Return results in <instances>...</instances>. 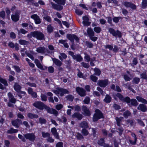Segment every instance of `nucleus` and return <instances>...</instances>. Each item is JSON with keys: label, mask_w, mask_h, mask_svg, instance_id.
I'll list each match as a JSON object with an SVG mask.
<instances>
[{"label": "nucleus", "mask_w": 147, "mask_h": 147, "mask_svg": "<svg viewBox=\"0 0 147 147\" xmlns=\"http://www.w3.org/2000/svg\"><path fill=\"white\" fill-rule=\"evenodd\" d=\"M55 93L57 94H59L60 93V95L61 96H63L64 94H68L69 92L68 90L65 89L57 88L56 90L55 91Z\"/></svg>", "instance_id": "9d476101"}, {"label": "nucleus", "mask_w": 147, "mask_h": 147, "mask_svg": "<svg viewBox=\"0 0 147 147\" xmlns=\"http://www.w3.org/2000/svg\"><path fill=\"white\" fill-rule=\"evenodd\" d=\"M140 78L144 79L147 80V71H145L143 72L140 75Z\"/></svg>", "instance_id": "a19ab883"}, {"label": "nucleus", "mask_w": 147, "mask_h": 147, "mask_svg": "<svg viewBox=\"0 0 147 147\" xmlns=\"http://www.w3.org/2000/svg\"><path fill=\"white\" fill-rule=\"evenodd\" d=\"M85 43L86 45L89 48H93L94 45L92 43L88 41H86Z\"/></svg>", "instance_id": "5fc2aeb1"}, {"label": "nucleus", "mask_w": 147, "mask_h": 147, "mask_svg": "<svg viewBox=\"0 0 147 147\" xmlns=\"http://www.w3.org/2000/svg\"><path fill=\"white\" fill-rule=\"evenodd\" d=\"M131 115V112L129 110H127L123 113V115L125 118H127Z\"/></svg>", "instance_id": "c9c22d12"}, {"label": "nucleus", "mask_w": 147, "mask_h": 147, "mask_svg": "<svg viewBox=\"0 0 147 147\" xmlns=\"http://www.w3.org/2000/svg\"><path fill=\"white\" fill-rule=\"evenodd\" d=\"M31 18L34 20L35 24H38L41 23V20L37 14H34L32 15Z\"/></svg>", "instance_id": "f3484780"}, {"label": "nucleus", "mask_w": 147, "mask_h": 147, "mask_svg": "<svg viewBox=\"0 0 147 147\" xmlns=\"http://www.w3.org/2000/svg\"><path fill=\"white\" fill-rule=\"evenodd\" d=\"M112 98L109 94H107L105 96V98L104 99L103 101L106 103H109L111 101Z\"/></svg>", "instance_id": "cd10ccee"}, {"label": "nucleus", "mask_w": 147, "mask_h": 147, "mask_svg": "<svg viewBox=\"0 0 147 147\" xmlns=\"http://www.w3.org/2000/svg\"><path fill=\"white\" fill-rule=\"evenodd\" d=\"M74 60H76L77 61L80 62L83 61V59L80 55L77 54L75 55L73 58Z\"/></svg>", "instance_id": "393cba45"}, {"label": "nucleus", "mask_w": 147, "mask_h": 147, "mask_svg": "<svg viewBox=\"0 0 147 147\" xmlns=\"http://www.w3.org/2000/svg\"><path fill=\"white\" fill-rule=\"evenodd\" d=\"M33 105L36 108L40 110H43L46 105L40 101H37L33 104Z\"/></svg>", "instance_id": "423d86ee"}, {"label": "nucleus", "mask_w": 147, "mask_h": 147, "mask_svg": "<svg viewBox=\"0 0 147 147\" xmlns=\"http://www.w3.org/2000/svg\"><path fill=\"white\" fill-rule=\"evenodd\" d=\"M115 96L118 98L119 100L122 102H126L127 104L131 102V105L134 107H136L138 105V103L135 99L132 98L131 99L128 96L124 97L122 94L119 93H116Z\"/></svg>", "instance_id": "f257e3e1"}, {"label": "nucleus", "mask_w": 147, "mask_h": 147, "mask_svg": "<svg viewBox=\"0 0 147 147\" xmlns=\"http://www.w3.org/2000/svg\"><path fill=\"white\" fill-rule=\"evenodd\" d=\"M95 112L92 119L93 121L96 122L100 119L104 118L103 113L99 109H96Z\"/></svg>", "instance_id": "f03ea898"}, {"label": "nucleus", "mask_w": 147, "mask_h": 147, "mask_svg": "<svg viewBox=\"0 0 147 147\" xmlns=\"http://www.w3.org/2000/svg\"><path fill=\"white\" fill-rule=\"evenodd\" d=\"M113 107L115 110H119L121 109L120 106L116 103H115L113 105Z\"/></svg>", "instance_id": "774afa93"}, {"label": "nucleus", "mask_w": 147, "mask_h": 147, "mask_svg": "<svg viewBox=\"0 0 147 147\" xmlns=\"http://www.w3.org/2000/svg\"><path fill=\"white\" fill-rule=\"evenodd\" d=\"M76 90L78 94L81 97H84L86 95V92L85 89L80 87H77Z\"/></svg>", "instance_id": "1a4fd4ad"}, {"label": "nucleus", "mask_w": 147, "mask_h": 147, "mask_svg": "<svg viewBox=\"0 0 147 147\" xmlns=\"http://www.w3.org/2000/svg\"><path fill=\"white\" fill-rule=\"evenodd\" d=\"M18 130L14 129L13 127H11L10 128L9 130H8L7 132L8 134H12L18 132Z\"/></svg>", "instance_id": "f704fd0d"}, {"label": "nucleus", "mask_w": 147, "mask_h": 147, "mask_svg": "<svg viewBox=\"0 0 147 147\" xmlns=\"http://www.w3.org/2000/svg\"><path fill=\"white\" fill-rule=\"evenodd\" d=\"M66 98L68 100L72 102L74 98V96L71 94H69L66 96Z\"/></svg>", "instance_id": "09e8293b"}, {"label": "nucleus", "mask_w": 147, "mask_h": 147, "mask_svg": "<svg viewBox=\"0 0 147 147\" xmlns=\"http://www.w3.org/2000/svg\"><path fill=\"white\" fill-rule=\"evenodd\" d=\"M94 74L95 75L99 76L101 73V71L98 68L95 67L94 68Z\"/></svg>", "instance_id": "58836bf2"}, {"label": "nucleus", "mask_w": 147, "mask_h": 147, "mask_svg": "<svg viewBox=\"0 0 147 147\" xmlns=\"http://www.w3.org/2000/svg\"><path fill=\"white\" fill-rule=\"evenodd\" d=\"M105 142V140L104 138H101L99 140H98L97 143L100 146H103Z\"/></svg>", "instance_id": "ea45409f"}, {"label": "nucleus", "mask_w": 147, "mask_h": 147, "mask_svg": "<svg viewBox=\"0 0 147 147\" xmlns=\"http://www.w3.org/2000/svg\"><path fill=\"white\" fill-rule=\"evenodd\" d=\"M19 42L21 45H28L29 44V42L25 40L20 39L19 40Z\"/></svg>", "instance_id": "72a5a7b5"}, {"label": "nucleus", "mask_w": 147, "mask_h": 147, "mask_svg": "<svg viewBox=\"0 0 147 147\" xmlns=\"http://www.w3.org/2000/svg\"><path fill=\"white\" fill-rule=\"evenodd\" d=\"M147 7V0H143L142 3V8L145 9Z\"/></svg>", "instance_id": "c03bdc74"}, {"label": "nucleus", "mask_w": 147, "mask_h": 147, "mask_svg": "<svg viewBox=\"0 0 147 147\" xmlns=\"http://www.w3.org/2000/svg\"><path fill=\"white\" fill-rule=\"evenodd\" d=\"M82 109L84 112L83 114L84 115L87 116H90V111L86 106L82 105Z\"/></svg>", "instance_id": "2eb2a0df"}, {"label": "nucleus", "mask_w": 147, "mask_h": 147, "mask_svg": "<svg viewBox=\"0 0 147 147\" xmlns=\"http://www.w3.org/2000/svg\"><path fill=\"white\" fill-rule=\"evenodd\" d=\"M53 62L57 66L60 67L62 64V62L59 59L54 58L53 59Z\"/></svg>", "instance_id": "c85d7f7f"}, {"label": "nucleus", "mask_w": 147, "mask_h": 147, "mask_svg": "<svg viewBox=\"0 0 147 147\" xmlns=\"http://www.w3.org/2000/svg\"><path fill=\"white\" fill-rule=\"evenodd\" d=\"M74 111L77 112H79L81 110V108L78 105H76L74 106Z\"/></svg>", "instance_id": "052dcab7"}, {"label": "nucleus", "mask_w": 147, "mask_h": 147, "mask_svg": "<svg viewBox=\"0 0 147 147\" xmlns=\"http://www.w3.org/2000/svg\"><path fill=\"white\" fill-rule=\"evenodd\" d=\"M5 13L4 10H2L0 12V17L3 19L5 18Z\"/></svg>", "instance_id": "69168bd1"}, {"label": "nucleus", "mask_w": 147, "mask_h": 147, "mask_svg": "<svg viewBox=\"0 0 147 147\" xmlns=\"http://www.w3.org/2000/svg\"><path fill=\"white\" fill-rule=\"evenodd\" d=\"M40 97L41 98V100L42 101H46L47 100V97L45 94H42L41 95Z\"/></svg>", "instance_id": "0e129e2a"}, {"label": "nucleus", "mask_w": 147, "mask_h": 147, "mask_svg": "<svg viewBox=\"0 0 147 147\" xmlns=\"http://www.w3.org/2000/svg\"><path fill=\"white\" fill-rule=\"evenodd\" d=\"M24 137L26 139H28L31 141H34L36 139V137L33 133H27L24 135Z\"/></svg>", "instance_id": "ddd939ff"}, {"label": "nucleus", "mask_w": 147, "mask_h": 147, "mask_svg": "<svg viewBox=\"0 0 147 147\" xmlns=\"http://www.w3.org/2000/svg\"><path fill=\"white\" fill-rule=\"evenodd\" d=\"M123 4L126 7H130L133 10H135L137 8L136 5L131 2L125 1L123 2Z\"/></svg>", "instance_id": "f8f14e48"}, {"label": "nucleus", "mask_w": 147, "mask_h": 147, "mask_svg": "<svg viewBox=\"0 0 147 147\" xmlns=\"http://www.w3.org/2000/svg\"><path fill=\"white\" fill-rule=\"evenodd\" d=\"M77 139L78 140H81L84 139V137L80 133L78 132L76 136Z\"/></svg>", "instance_id": "6e6d98bb"}, {"label": "nucleus", "mask_w": 147, "mask_h": 147, "mask_svg": "<svg viewBox=\"0 0 147 147\" xmlns=\"http://www.w3.org/2000/svg\"><path fill=\"white\" fill-rule=\"evenodd\" d=\"M28 32V31L25 30L24 29L21 28L20 30H18V34L19 35L20 33H21L23 34H25Z\"/></svg>", "instance_id": "603ef678"}, {"label": "nucleus", "mask_w": 147, "mask_h": 147, "mask_svg": "<svg viewBox=\"0 0 147 147\" xmlns=\"http://www.w3.org/2000/svg\"><path fill=\"white\" fill-rule=\"evenodd\" d=\"M22 124V121L19 119H16L12 120L11 121V124L13 126L15 127L16 128L19 127V124Z\"/></svg>", "instance_id": "6ab92c4d"}, {"label": "nucleus", "mask_w": 147, "mask_h": 147, "mask_svg": "<svg viewBox=\"0 0 147 147\" xmlns=\"http://www.w3.org/2000/svg\"><path fill=\"white\" fill-rule=\"evenodd\" d=\"M123 78L126 81H129L131 80V78L126 74L123 75Z\"/></svg>", "instance_id": "680f3d73"}, {"label": "nucleus", "mask_w": 147, "mask_h": 147, "mask_svg": "<svg viewBox=\"0 0 147 147\" xmlns=\"http://www.w3.org/2000/svg\"><path fill=\"white\" fill-rule=\"evenodd\" d=\"M90 98L89 96H86L83 101V104H89L90 103Z\"/></svg>", "instance_id": "37998d69"}, {"label": "nucleus", "mask_w": 147, "mask_h": 147, "mask_svg": "<svg viewBox=\"0 0 147 147\" xmlns=\"http://www.w3.org/2000/svg\"><path fill=\"white\" fill-rule=\"evenodd\" d=\"M39 121L40 123L41 124H45L47 122L46 120L45 119L41 117L39 118Z\"/></svg>", "instance_id": "338daca9"}, {"label": "nucleus", "mask_w": 147, "mask_h": 147, "mask_svg": "<svg viewBox=\"0 0 147 147\" xmlns=\"http://www.w3.org/2000/svg\"><path fill=\"white\" fill-rule=\"evenodd\" d=\"M109 84V81L108 79L103 80H98L97 85L102 88H105Z\"/></svg>", "instance_id": "6e6552de"}, {"label": "nucleus", "mask_w": 147, "mask_h": 147, "mask_svg": "<svg viewBox=\"0 0 147 147\" xmlns=\"http://www.w3.org/2000/svg\"><path fill=\"white\" fill-rule=\"evenodd\" d=\"M47 32L48 33H51L53 31V28L51 24L48 25L47 28Z\"/></svg>", "instance_id": "79ce46f5"}, {"label": "nucleus", "mask_w": 147, "mask_h": 147, "mask_svg": "<svg viewBox=\"0 0 147 147\" xmlns=\"http://www.w3.org/2000/svg\"><path fill=\"white\" fill-rule=\"evenodd\" d=\"M72 117L76 118L78 120H80L83 118V115L79 112H75L72 115Z\"/></svg>", "instance_id": "412c9836"}, {"label": "nucleus", "mask_w": 147, "mask_h": 147, "mask_svg": "<svg viewBox=\"0 0 147 147\" xmlns=\"http://www.w3.org/2000/svg\"><path fill=\"white\" fill-rule=\"evenodd\" d=\"M123 118L122 117H116L115 118L117 122V126H120L121 125V123H122Z\"/></svg>", "instance_id": "7c9ffc66"}, {"label": "nucleus", "mask_w": 147, "mask_h": 147, "mask_svg": "<svg viewBox=\"0 0 147 147\" xmlns=\"http://www.w3.org/2000/svg\"><path fill=\"white\" fill-rule=\"evenodd\" d=\"M140 79L139 78L135 77H134L132 80V83L133 84H138L140 82Z\"/></svg>", "instance_id": "4c0bfd02"}, {"label": "nucleus", "mask_w": 147, "mask_h": 147, "mask_svg": "<svg viewBox=\"0 0 147 147\" xmlns=\"http://www.w3.org/2000/svg\"><path fill=\"white\" fill-rule=\"evenodd\" d=\"M79 125L80 127L83 128H88L89 127L88 123L85 121L82 122Z\"/></svg>", "instance_id": "bb28decb"}, {"label": "nucleus", "mask_w": 147, "mask_h": 147, "mask_svg": "<svg viewBox=\"0 0 147 147\" xmlns=\"http://www.w3.org/2000/svg\"><path fill=\"white\" fill-rule=\"evenodd\" d=\"M56 3L61 5H64L66 3V0H53Z\"/></svg>", "instance_id": "473e14b6"}, {"label": "nucleus", "mask_w": 147, "mask_h": 147, "mask_svg": "<svg viewBox=\"0 0 147 147\" xmlns=\"http://www.w3.org/2000/svg\"><path fill=\"white\" fill-rule=\"evenodd\" d=\"M13 88L17 92L22 93L23 92L21 90L22 87L18 83H15L13 86Z\"/></svg>", "instance_id": "5701e85b"}, {"label": "nucleus", "mask_w": 147, "mask_h": 147, "mask_svg": "<svg viewBox=\"0 0 147 147\" xmlns=\"http://www.w3.org/2000/svg\"><path fill=\"white\" fill-rule=\"evenodd\" d=\"M45 109L48 113L53 114L55 116H57L58 115V112L57 110L53 108H51L47 105H46Z\"/></svg>", "instance_id": "9b49d317"}, {"label": "nucleus", "mask_w": 147, "mask_h": 147, "mask_svg": "<svg viewBox=\"0 0 147 147\" xmlns=\"http://www.w3.org/2000/svg\"><path fill=\"white\" fill-rule=\"evenodd\" d=\"M75 12L76 13L78 16H81L83 13V12L81 10L79 9H76L75 10Z\"/></svg>", "instance_id": "bf43d9fd"}, {"label": "nucleus", "mask_w": 147, "mask_h": 147, "mask_svg": "<svg viewBox=\"0 0 147 147\" xmlns=\"http://www.w3.org/2000/svg\"><path fill=\"white\" fill-rule=\"evenodd\" d=\"M46 48L44 47H40L37 48L36 51L39 53H45Z\"/></svg>", "instance_id": "c756f323"}, {"label": "nucleus", "mask_w": 147, "mask_h": 147, "mask_svg": "<svg viewBox=\"0 0 147 147\" xmlns=\"http://www.w3.org/2000/svg\"><path fill=\"white\" fill-rule=\"evenodd\" d=\"M12 67L14 69L16 72L18 73H20L22 70V69H20V67L18 65H13Z\"/></svg>", "instance_id": "a18cd8bd"}, {"label": "nucleus", "mask_w": 147, "mask_h": 147, "mask_svg": "<svg viewBox=\"0 0 147 147\" xmlns=\"http://www.w3.org/2000/svg\"><path fill=\"white\" fill-rule=\"evenodd\" d=\"M94 31L97 34L99 33L101 31V28L99 27L96 26L94 28Z\"/></svg>", "instance_id": "de8ad7c7"}, {"label": "nucleus", "mask_w": 147, "mask_h": 147, "mask_svg": "<svg viewBox=\"0 0 147 147\" xmlns=\"http://www.w3.org/2000/svg\"><path fill=\"white\" fill-rule=\"evenodd\" d=\"M87 128H83L82 130V135L84 136H87L89 134V132L88 130L86 129Z\"/></svg>", "instance_id": "49530a36"}, {"label": "nucleus", "mask_w": 147, "mask_h": 147, "mask_svg": "<svg viewBox=\"0 0 147 147\" xmlns=\"http://www.w3.org/2000/svg\"><path fill=\"white\" fill-rule=\"evenodd\" d=\"M123 18L121 16H118V17H114L112 19V20L113 22L116 23H118L120 20H121L123 19Z\"/></svg>", "instance_id": "e433bc0d"}, {"label": "nucleus", "mask_w": 147, "mask_h": 147, "mask_svg": "<svg viewBox=\"0 0 147 147\" xmlns=\"http://www.w3.org/2000/svg\"><path fill=\"white\" fill-rule=\"evenodd\" d=\"M67 38L72 43H74V40L77 42H79L80 39L76 35L74 34H67L66 35Z\"/></svg>", "instance_id": "39448f33"}, {"label": "nucleus", "mask_w": 147, "mask_h": 147, "mask_svg": "<svg viewBox=\"0 0 147 147\" xmlns=\"http://www.w3.org/2000/svg\"><path fill=\"white\" fill-rule=\"evenodd\" d=\"M43 19L47 21L48 22L51 23L52 22V20L51 17L49 16H47L43 17Z\"/></svg>", "instance_id": "8fccbe9b"}, {"label": "nucleus", "mask_w": 147, "mask_h": 147, "mask_svg": "<svg viewBox=\"0 0 147 147\" xmlns=\"http://www.w3.org/2000/svg\"><path fill=\"white\" fill-rule=\"evenodd\" d=\"M42 136L44 138L46 137H48L50 136V134L48 132H45L44 131H42L41 133Z\"/></svg>", "instance_id": "4d7b16f0"}, {"label": "nucleus", "mask_w": 147, "mask_h": 147, "mask_svg": "<svg viewBox=\"0 0 147 147\" xmlns=\"http://www.w3.org/2000/svg\"><path fill=\"white\" fill-rule=\"evenodd\" d=\"M26 84V85H28L29 86L31 87L36 88L37 86L34 83L27 82Z\"/></svg>", "instance_id": "e2e57ef3"}, {"label": "nucleus", "mask_w": 147, "mask_h": 147, "mask_svg": "<svg viewBox=\"0 0 147 147\" xmlns=\"http://www.w3.org/2000/svg\"><path fill=\"white\" fill-rule=\"evenodd\" d=\"M84 55H85L84 58L85 61L88 62H89L91 60L90 56L86 53H85Z\"/></svg>", "instance_id": "864d4df0"}, {"label": "nucleus", "mask_w": 147, "mask_h": 147, "mask_svg": "<svg viewBox=\"0 0 147 147\" xmlns=\"http://www.w3.org/2000/svg\"><path fill=\"white\" fill-rule=\"evenodd\" d=\"M20 15L18 13H16L14 14H12L11 18L12 21L14 22H18L20 19Z\"/></svg>", "instance_id": "aec40b11"}, {"label": "nucleus", "mask_w": 147, "mask_h": 147, "mask_svg": "<svg viewBox=\"0 0 147 147\" xmlns=\"http://www.w3.org/2000/svg\"><path fill=\"white\" fill-rule=\"evenodd\" d=\"M87 32L89 37L91 36H94L95 35V33L91 28H87Z\"/></svg>", "instance_id": "a878e982"}, {"label": "nucleus", "mask_w": 147, "mask_h": 147, "mask_svg": "<svg viewBox=\"0 0 147 147\" xmlns=\"http://www.w3.org/2000/svg\"><path fill=\"white\" fill-rule=\"evenodd\" d=\"M109 31L111 34L115 37L118 36L120 38L122 36L121 32L118 30L116 31L113 28H109Z\"/></svg>", "instance_id": "0eeeda50"}, {"label": "nucleus", "mask_w": 147, "mask_h": 147, "mask_svg": "<svg viewBox=\"0 0 147 147\" xmlns=\"http://www.w3.org/2000/svg\"><path fill=\"white\" fill-rule=\"evenodd\" d=\"M138 62L137 58L136 57L134 58L132 61V63L131 64V65L133 67L136 65L138 64Z\"/></svg>", "instance_id": "3c124183"}, {"label": "nucleus", "mask_w": 147, "mask_h": 147, "mask_svg": "<svg viewBox=\"0 0 147 147\" xmlns=\"http://www.w3.org/2000/svg\"><path fill=\"white\" fill-rule=\"evenodd\" d=\"M52 8L57 11H61L63 9V6L60 5L55 4L53 2H51Z\"/></svg>", "instance_id": "a211bd4d"}, {"label": "nucleus", "mask_w": 147, "mask_h": 147, "mask_svg": "<svg viewBox=\"0 0 147 147\" xmlns=\"http://www.w3.org/2000/svg\"><path fill=\"white\" fill-rule=\"evenodd\" d=\"M137 109L143 112H145L147 111L146 106L143 104H140L137 107Z\"/></svg>", "instance_id": "4be33fe9"}, {"label": "nucleus", "mask_w": 147, "mask_h": 147, "mask_svg": "<svg viewBox=\"0 0 147 147\" xmlns=\"http://www.w3.org/2000/svg\"><path fill=\"white\" fill-rule=\"evenodd\" d=\"M131 136L132 137L134 138V141H133L132 140L129 139V142L131 144L134 145H135L136 144L137 139V137L134 133H132L131 134Z\"/></svg>", "instance_id": "b1692460"}, {"label": "nucleus", "mask_w": 147, "mask_h": 147, "mask_svg": "<svg viewBox=\"0 0 147 147\" xmlns=\"http://www.w3.org/2000/svg\"><path fill=\"white\" fill-rule=\"evenodd\" d=\"M7 96L9 99V101L7 103V106L9 107H13L14 105L12 103H15L16 102V100L14 97L13 94L11 92H9L7 94Z\"/></svg>", "instance_id": "20e7f679"}, {"label": "nucleus", "mask_w": 147, "mask_h": 147, "mask_svg": "<svg viewBox=\"0 0 147 147\" xmlns=\"http://www.w3.org/2000/svg\"><path fill=\"white\" fill-rule=\"evenodd\" d=\"M32 37H36L38 40H45L44 35L42 32L38 31L31 32Z\"/></svg>", "instance_id": "7ed1b4c3"}, {"label": "nucleus", "mask_w": 147, "mask_h": 147, "mask_svg": "<svg viewBox=\"0 0 147 147\" xmlns=\"http://www.w3.org/2000/svg\"><path fill=\"white\" fill-rule=\"evenodd\" d=\"M1 83L3 84L4 86H8V85L6 80L1 78V76L0 75V89L3 90L5 88Z\"/></svg>", "instance_id": "4468645a"}, {"label": "nucleus", "mask_w": 147, "mask_h": 147, "mask_svg": "<svg viewBox=\"0 0 147 147\" xmlns=\"http://www.w3.org/2000/svg\"><path fill=\"white\" fill-rule=\"evenodd\" d=\"M90 77V78L92 81L95 82H97V81L98 79V78L97 77L93 75H91Z\"/></svg>", "instance_id": "13d9d810"}, {"label": "nucleus", "mask_w": 147, "mask_h": 147, "mask_svg": "<svg viewBox=\"0 0 147 147\" xmlns=\"http://www.w3.org/2000/svg\"><path fill=\"white\" fill-rule=\"evenodd\" d=\"M34 63L37 67L41 70H45L47 69L48 68L47 66H46L43 67L40 63L39 61L37 59H35Z\"/></svg>", "instance_id": "dca6fc26"}, {"label": "nucleus", "mask_w": 147, "mask_h": 147, "mask_svg": "<svg viewBox=\"0 0 147 147\" xmlns=\"http://www.w3.org/2000/svg\"><path fill=\"white\" fill-rule=\"evenodd\" d=\"M27 116L30 119L37 118L38 117V115L30 113H28Z\"/></svg>", "instance_id": "2f4dec72"}]
</instances>
